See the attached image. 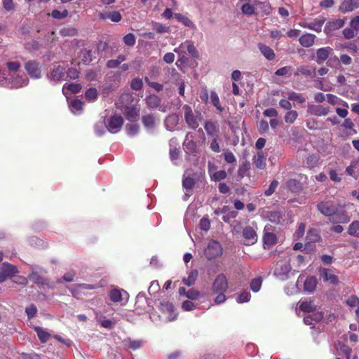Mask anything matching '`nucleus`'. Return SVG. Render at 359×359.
Returning <instances> with one entry per match:
<instances>
[{
	"label": "nucleus",
	"mask_w": 359,
	"mask_h": 359,
	"mask_svg": "<svg viewBox=\"0 0 359 359\" xmlns=\"http://www.w3.org/2000/svg\"><path fill=\"white\" fill-rule=\"evenodd\" d=\"M27 86V80L22 77L8 78L6 71L3 67H0V87L10 89H18Z\"/></svg>",
	"instance_id": "1"
},
{
	"label": "nucleus",
	"mask_w": 359,
	"mask_h": 359,
	"mask_svg": "<svg viewBox=\"0 0 359 359\" xmlns=\"http://www.w3.org/2000/svg\"><path fill=\"white\" fill-rule=\"evenodd\" d=\"M32 272L29 274L28 278L39 287H47L48 288H53V283H50L47 278H43L39 274L40 273H46V271L41 267L32 266Z\"/></svg>",
	"instance_id": "2"
},
{
	"label": "nucleus",
	"mask_w": 359,
	"mask_h": 359,
	"mask_svg": "<svg viewBox=\"0 0 359 359\" xmlns=\"http://www.w3.org/2000/svg\"><path fill=\"white\" fill-rule=\"evenodd\" d=\"M65 68L57 64H53L50 67V72L47 74V78L50 83L56 84L65 79Z\"/></svg>",
	"instance_id": "3"
},
{
	"label": "nucleus",
	"mask_w": 359,
	"mask_h": 359,
	"mask_svg": "<svg viewBox=\"0 0 359 359\" xmlns=\"http://www.w3.org/2000/svg\"><path fill=\"white\" fill-rule=\"evenodd\" d=\"M4 67L6 71V76L8 78L22 77L27 80V86L29 83V79L25 74H20L19 70L21 67V64L18 61H8L4 64Z\"/></svg>",
	"instance_id": "4"
},
{
	"label": "nucleus",
	"mask_w": 359,
	"mask_h": 359,
	"mask_svg": "<svg viewBox=\"0 0 359 359\" xmlns=\"http://www.w3.org/2000/svg\"><path fill=\"white\" fill-rule=\"evenodd\" d=\"M243 243L245 245H252L257 242L258 236L257 227L246 226L242 230Z\"/></svg>",
	"instance_id": "5"
},
{
	"label": "nucleus",
	"mask_w": 359,
	"mask_h": 359,
	"mask_svg": "<svg viewBox=\"0 0 359 359\" xmlns=\"http://www.w3.org/2000/svg\"><path fill=\"white\" fill-rule=\"evenodd\" d=\"M123 125V118L121 115L114 114L107 121V130L111 133H118Z\"/></svg>",
	"instance_id": "6"
},
{
	"label": "nucleus",
	"mask_w": 359,
	"mask_h": 359,
	"mask_svg": "<svg viewBox=\"0 0 359 359\" xmlns=\"http://www.w3.org/2000/svg\"><path fill=\"white\" fill-rule=\"evenodd\" d=\"M291 266L287 261L278 262L274 270V275L281 280H285L289 278Z\"/></svg>",
	"instance_id": "7"
},
{
	"label": "nucleus",
	"mask_w": 359,
	"mask_h": 359,
	"mask_svg": "<svg viewBox=\"0 0 359 359\" xmlns=\"http://www.w3.org/2000/svg\"><path fill=\"white\" fill-rule=\"evenodd\" d=\"M211 289L212 292H226L228 290L229 283L224 273H220L216 276Z\"/></svg>",
	"instance_id": "8"
},
{
	"label": "nucleus",
	"mask_w": 359,
	"mask_h": 359,
	"mask_svg": "<svg viewBox=\"0 0 359 359\" xmlns=\"http://www.w3.org/2000/svg\"><path fill=\"white\" fill-rule=\"evenodd\" d=\"M183 110L184 111L185 123L190 128L196 129L199 126L197 115L194 114L189 105L184 104Z\"/></svg>",
	"instance_id": "9"
},
{
	"label": "nucleus",
	"mask_w": 359,
	"mask_h": 359,
	"mask_svg": "<svg viewBox=\"0 0 359 359\" xmlns=\"http://www.w3.org/2000/svg\"><path fill=\"white\" fill-rule=\"evenodd\" d=\"M222 248L219 242L211 241L209 242L207 248L205 250V255L208 259H212L221 255Z\"/></svg>",
	"instance_id": "10"
},
{
	"label": "nucleus",
	"mask_w": 359,
	"mask_h": 359,
	"mask_svg": "<svg viewBox=\"0 0 359 359\" xmlns=\"http://www.w3.org/2000/svg\"><path fill=\"white\" fill-rule=\"evenodd\" d=\"M350 220L351 217L347 211L344 209H338L337 208L335 209L334 213L329 219V222L332 224H347Z\"/></svg>",
	"instance_id": "11"
},
{
	"label": "nucleus",
	"mask_w": 359,
	"mask_h": 359,
	"mask_svg": "<svg viewBox=\"0 0 359 359\" xmlns=\"http://www.w3.org/2000/svg\"><path fill=\"white\" fill-rule=\"evenodd\" d=\"M303 180L304 182H306L307 180V177L304 175H299V180L297 179H289L285 182L286 187L293 193H299L302 189V183L300 182Z\"/></svg>",
	"instance_id": "12"
},
{
	"label": "nucleus",
	"mask_w": 359,
	"mask_h": 359,
	"mask_svg": "<svg viewBox=\"0 0 359 359\" xmlns=\"http://www.w3.org/2000/svg\"><path fill=\"white\" fill-rule=\"evenodd\" d=\"M317 210L324 216L327 217L329 219L332 214L334 213V210L337 207L334 205L332 201H321L317 204Z\"/></svg>",
	"instance_id": "13"
},
{
	"label": "nucleus",
	"mask_w": 359,
	"mask_h": 359,
	"mask_svg": "<svg viewBox=\"0 0 359 359\" xmlns=\"http://www.w3.org/2000/svg\"><path fill=\"white\" fill-rule=\"evenodd\" d=\"M147 107L150 109H158L162 112L167 111V107L162 105L161 98L156 95L152 94L147 96L145 99Z\"/></svg>",
	"instance_id": "14"
},
{
	"label": "nucleus",
	"mask_w": 359,
	"mask_h": 359,
	"mask_svg": "<svg viewBox=\"0 0 359 359\" xmlns=\"http://www.w3.org/2000/svg\"><path fill=\"white\" fill-rule=\"evenodd\" d=\"M27 74L33 79H39L41 76V70L39 63L35 61H28L25 66Z\"/></svg>",
	"instance_id": "15"
},
{
	"label": "nucleus",
	"mask_w": 359,
	"mask_h": 359,
	"mask_svg": "<svg viewBox=\"0 0 359 359\" xmlns=\"http://www.w3.org/2000/svg\"><path fill=\"white\" fill-rule=\"evenodd\" d=\"M243 1L241 9L242 13L246 15H252L255 13L256 7L258 4H262L258 0H239Z\"/></svg>",
	"instance_id": "16"
},
{
	"label": "nucleus",
	"mask_w": 359,
	"mask_h": 359,
	"mask_svg": "<svg viewBox=\"0 0 359 359\" xmlns=\"http://www.w3.org/2000/svg\"><path fill=\"white\" fill-rule=\"evenodd\" d=\"M319 276L321 278H323L324 282H329L332 285H337L339 282L338 277L334 274L332 271L329 269H320Z\"/></svg>",
	"instance_id": "17"
},
{
	"label": "nucleus",
	"mask_w": 359,
	"mask_h": 359,
	"mask_svg": "<svg viewBox=\"0 0 359 359\" xmlns=\"http://www.w3.org/2000/svg\"><path fill=\"white\" fill-rule=\"evenodd\" d=\"M333 49L330 46L320 48L316 50V62L318 65L323 64L328 60L330 56L332 54Z\"/></svg>",
	"instance_id": "18"
},
{
	"label": "nucleus",
	"mask_w": 359,
	"mask_h": 359,
	"mask_svg": "<svg viewBox=\"0 0 359 359\" xmlns=\"http://www.w3.org/2000/svg\"><path fill=\"white\" fill-rule=\"evenodd\" d=\"M325 19L324 18L321 17V18H316L312 22H302L300 24V25H301V27H302L304 28H307L311 30H313L316 32H321L322 27H323V24L325 23Z\"/></svg>",
	"instance_id": "19"
},
{
	"label": "nucleus",
	"mask_w": 359,
	"mask_h": 359,
	"mask_svg": "<svg viewBox=\"0 0 359 359\" xmlns=\"http://www.w3.org/2000/svg\"><path fill=\"white\" fill-rule=\"evenodd\" d=\"M144 127L149 133H154L156 126V118L153 114L144 115L142 117Z\"/></svg>",
	"instance_id": "20"
},
{
	"label": "nucleus",
	"mask_w": 359,
	"mask_h": 359,
	"mask_svg": "<svg viewBox=\"0 0 359 359\" xmlns=\"http://www.w3.org/2000/svg\"><path fill=\"white\" fill-rule=\"evenodd\" d=\"M330 112V107L325 105L311 104L308 106V113L316 116H326Z\"/></svg>",
	"instance_id": "21"
},
{
	"label": "nucleus",
	"mask_w": 359,
	"mask_h": 359,
	"mask_svg": "<svg viewBox=\"0 0 359 359\" xmlns=\"http://www.w3.org/2000/svg\"><path fill=\"white\" fill-rule=\"evenodd\" d=\"M110 299L114 302H126L128 299V294L123 290L112 289L109 292Z\"/></svg>",
	"instance_id": "22"
},
{
	"label": "nucleus",
	"mask_w": 359,
	"mask_h": 359,
	"mask_svg": "<svg viewBox=\"0 0 359 359\" xmlns=\"http://www.w3.org/2000/svg\"><path fill=\"white\" fill-rule=\"evenodd\" d=\"M344 24V19L339 18L332 21H329L325 24V26L324 27V32L326 34H330L332 32L343 27Z\"/></svg>",
	"instance_id": "23"
},
{
	"label": "nucleus",
	"mask_w": 359,
	"mask_h": 359,
	"mask_svg": "<svg viewBox=\"0 0 359 359\" xmlns=\"http://www.w3.org/2000/svg\"><path fill=\"white\" fill-rule=\"evenodd\" d=\"M359 7V0H344L339 8V11L342 13L352 12Z\"/></svg>",
	"instance_id": "24"
},
{
	"label": "nucleus",
	"mask_w": 359,
	"mask_h": 359,
	"mask_svg": "<svg viewBox=\"0 0 359 359\" xmlns=\"http://www.w3.org/2000/svg\"><path fill=\"white\" fill-rule=\"evenodd\" d=\"M160 309L163 313L168 314L167 316L168 321H172L176 319L177 315L175 311V308L172 303L168 302H161L160 304Z\"/></svg>",
	"instance_id": "25"
},
{
	"label": "nucleus",
	"mask_w": 359,
	"mask_h": 359,
	"mask_svg": "<svg viewBox=\"0 0 359 359\" xmlns=\"http://www.w3.org/2000/svg\"><path fill=\"white\" fill-rule=\"evenodd\" d=\"M269 229L268 226H266L264 228V233L263 236V243L264 248H269L273 245H275L277 242V238L275 233L271 232H268L267 231Z\"/></svg>",
	"instance_id": "26"
},
{
	"label": "nucleus",
	"mask_w": 359,
	"mask_h": 359,
	"mask_svg": "<svg viewBox=\"0 0 359 359\" xmlns=\"http://www.w3.org/2000/svg\"><path fill=\"white\" fill-rule=\"evenodd\" d=\"M99 18L102 20H106L109 19L111 22H118L121 20L122 16L118 11H113L110 12L100 13Z\"/></svg>",
	"instance_id": "27"
},
{
	"label": "nucleus",
	"mask_w": 359,
	"mask_h": 359,
	"mask_svg": "<svg viewBox=\"0 0 359 359\" xmlns=\"http://www.w3.org/2000/svg\"><path fill=\"white\" fill-rule=\"evenodd\" d=\"M195 185V180L189 176L187 171L185 172L182 179V186L186 189V196H189L190 193Z\"/></svg>",
	"instance_id": "28"
},
{
	"label": "nucleus",
	"mask_w": 359,
	"mask_h": 359,
	"mask_svg": "<svg viewBox=\"0 0 359 359\" xmlns=\"http://www.w3.org/2000/svg\"><path fill=\"white\" fill-rule=\"evenodd\" d=\"M316 38V35L306 33L299 37V41L303 47L309 48L314 44Z\"/></svg>",
	"instance_id": "29"
},
{
	"label": "nucleus",
	"mask_w": 359,
	"mask_h": 359,
	"mask_svg": "<svg viewBox=\"0 0 359 359\" xmlns=\"http://www.w3.org/2000/svg\"><path fill=\"white\" fill-rule=\"evenodd\" d=\"M257 46L259 51L266 57V59L269 61L273 60L275 59V53L271 47L262 43H259Z\"/></svg>",
	"instance_id": "30"
},
{
	"label": "nucleus",
	"mask_w": 359,
	"mask_h": 359,
	"mask_svg": "<svg viewBox=\"0 0 359 359\" xmlns=\"http://www.w3.org/2000/svg\"><path fill=\"white\" fill-rule=\"evenodd\" d=\"M179 122V117L177 114H172L166 117L164 125L168 130L172 131Z\"/></svg>",
	"instance_id": "31"
},
{
	"label": "nucleus",
	"mask_w": 359,
	"mask_h": 359,
	"mask_svg": "<svg viewBox=\"0 0 359 359\" xmlns=\"http://www.w3.org/2000/svg\"><path fill=\"white\" fill-rule=\"evenodd\" d=\"M95 318H96L97 323L102 327H104V328H107L109 330L111 329L115 324V322L114 320L107 318L105 316H104L100 313H95Z\"/></svg>",
	"instance_id": "32"
},
{
	"label": "nucleus",
	"mask_w": 359,
	"mask_h": 359,
	"mask_svg": "<svg viewBox=\"0 0 359 359\" xmlns=\"http://www.w3.org/2000/svg\"><path fill=\"white\" fill-rule=\"evenodd\" d=\"M0 270L7 276L8 278L18 273V268L8 262H4Z\"/></svg>",
	"instance_id": "33"
},
{
	"label": "nucleus",
	"mask_w": 359,
	"mask_h": 359,
	"mask_svg": "<svg viewBox=\"0 0 359 359\" xmlns=\"http://www.w3.org/2000/svg\"><path fill=\"white\" fill-rule=\"evenodd\" d=\"M253 163L257 168L262 170L266 167V156L262 151H259L253 157Z\"/></svg>",
	"instance_id": "34"
},
{
	"label": "nucleus",
	"mask_w": 359,
	"mask_h": 359,
	"mask_svg": "<svg viewBox=\"0 0 359 359\" xmlns=\"http://www.w3.org/2000/svg\"><path fill=\"white\" fill-rule=\"evenodd\" d=\"M81 89V86L79 83H65L62 88V93L67 96L68 93H77Z\"/></svg>",
	"instance_id": "35"
},
{
	"label": "nucleus",
	"mask_w": 359,
	"mask_h": 359,
	"mask_svg": "<svg viewBox=\"0 0 359 359\" xmlns=\"http://www.w3.org/2000/svg\"><path fill=\"white\" fill-rule=\"evenodd\" d=\"M337 351L338 353L341 355H344L346 359H355L356 356L354 355L353 358L351 355V348L348 347L347 345L339 343L337 344Z\"/></svg>",
	"instance_id": "36"
},
{
	"label": "nucleus",
	"mask_w": 359,
	"mask_h": 359,
	"mask_svg": "<svg viewBox=\"0 0 359 359\" xmlns=\"http://www.w3.org/2000/svg\"><path fill=\"white\" fill-rule=\"evenodd\" d=\"M184 45H187V48L189 53L194 57H198V52L196 50V47L194 46V43L189 41H186L185 42L182 43L180 47L175 48L174 49V51L175 53H179V50L181 47H182Z\"/></svg>",
	"instance_id": "37"
},
{
	"label": "nucleus",
	"mask_w": 359,
	"mask_h": 359,
	"mask_svg": "<svg viewBox=\"0 0 359 359\" xmlns=\"http://www.w3.org/2000/svg\"><path fill=\"white\" fill-rule=\"evenodd\" d=\"M83 102L80 100H73L69 102V107L74 114H79L83 110Z\"/></svg>",
	"instance_id": "38"
},
{
	"label": "nucleus",
	"mask_w": 359,
	"mask_h": 359,
	"mask_svg": "<svg viewBox=\"0 0 359 359\" xmlns=\"http://www.w3.org/2000/svg\"><path fill=\"white\" fill-rule=\"evenodd\" d=\"M204 129L208 136L213 137L218 136V128L215 123L207 121L204 125Z\"/></svg>",
	"instance_id": "39"
},
{
	"label": "nucleus",
	"mask_w": 359,
	"mask_h": 359,
	"mask_svg": "<svg viewBox=\"0 0 359 359\" xmlns=\"http://www.w3.org/2000/svg\"><path fill=\"white\" fill-rule=\"evenodd\" d=\"M174 17L184 26L188 27L191 29H196V27L195 24L186 15L180 13H175Z\"/></svg>",
	"instance_id": "40"
},
{
	"label": "nucleus",
	"mask_w": 359,
	"mask_h": 359,
	"mask_svg": "<svg viewBox=\"0 0 359 359\" xmlns=\"http://www.w3.org/2000/svg\"><path fill=\"white\" fill-rule=\"evenodd\" d=\"M123 343L124 346L133 351L140 349L143 345L142 340H133L130 338L125 339Z\"/></svg>",
	"instance_id": "41"
},
{
	"label": "nucleus",
	"mask_w": 359,
	"mask_h": 359,
	"mask_svg": "<svg viewBox=\"0 0 359 359\" xmlns=\"http://www.w3.org/2000/svg\"><path fill=\"white\" fill-rule=\"evenodd\" d=\"M317 285V280L314 276L308 277L304 281V288L306 291L312 292L315 290Z\"/></svg>",
	"instance_id": "42"
},
{
	"label": "nucleus",
	"mask_w": 359,
	"mask_h": 359,
	"mask_svg": "<svg viewBox=\"0 0 359 359\" xmlns=\"http://www.w3.org/2000/svg\"><path fill=\"white\" fill-rule=\"evenodd\" d=\"M287 96L289 100L294 101L298 104H303L306 102V98L301 93L294 91L287 92Z\"/></svg>",
	"instance_id": "43"
},
{
	"label": "nucleus",
	"mask_w": 359,
	"mask_h": 359,
	"mask_svg": "<svg viewBox=\"0 0 359 359\" xmlns=\"http://www.w3.org/2000/svg\"><path fill=\"white\" fill-rule=\"evenodd\" d=\"M190 133H187L185 137V140L183 144L184 149L186 153H192L194 152L196 149V143L192 140L189 139Z\"/></svg>",
	"instance_id": "44"
},
{
	"label": "nucleus",
	"mask_w": 359,
	"mask_h": 359,
	"mask_svg": "<svg viewBox=\"0 0 359 359\" xmlns=\"http://www.w3.org/2000/svg\"><path fill=\"white\" fill-rule=\"evenodd\" d=\"M139 115V110L133 107H127L125 109V116L128 121L135 120Z\"/></svg>",
	"instance_id": "45"
},
{
	"label": "nucleus",
	"mask_w": 359,
	"mask_h": 359,
	"mask_svg": "<svg viewBox=\"0 0 359 359\" xmlns=\"http://www.w3.org/2000/svg\"><path fill=\"white\" fill-rule=\"evenodd\" d=\"M198 277V271L196 269L191 270L187 278H183V283L187 286L194 285Z\"/></svg>",
	"instance_id": "46"
},
{
	"label": "nucleus",
	"mask_w": 359,
	"mask_h": 359,
	"mask_svg": "<svg viewBox=\"0 0 359 359\" xmlns=\"http://www.w3.org/2000/svg\"><path fill=\"white\" fill-rule=\"evenodd\" d=\"M106 130H107L104 121H98L94 125V131L97 136H102Z\"/></svg>",
	"instance_id": "47"
},
{
	"label": "nucleus",
	"mask_w": 359,
	"mask_h": 359,
	"mask_svg": "<svg viewBox=\"0 0 359 359\" xmlns=\"http://www.w3.org/2000/svg\"><path fill=\"white\" fill-rule=\"evenodd\" d=\"M126 133L128 136L133 137L138 134L140 127L137 123H131L126 126Z\"/></svg>",
	"instance_id": "48"
},
{
	"label": "nucleus",
	"mask_w": 359,
	"mask_h": 359,
	"mask_svg": "<svg viewBox=\"0 0 359 359\" xmlns=\"http://www.w3.org/2000/svg\"><path fill=\"white\" fill-rule=\"evenodd\" d=\"M34 330L37 333L39 340L42 343L46 342L50 337V334L46 330L40 327H36Z\"/></svg>",
	"instance_id": "49"
},
{
	"label": "nucleus",
	"mask_w": 359,
	"mask_h": 359,
	"mask_svg": "<svg viewBox=\"0 0 359 359\" xmlns=\"http://www.w3.org/2000/svg\"><path fill=\"white\" fill-rule=\"evenodd\" d=\"M359 221L355 220L352 222L348 228V233L351 236L359 238Z\"/></svg>",
	"instance_id": "50"
},
{
	"label": "nucleus",
	"mask_w": 359,
	"mask_h": 359,
	"mask_svg": "<svg viewBox=\"0 0 359 359\" xmlns=\"http://www.w3.org/2000/svg\"><path fill=\"white\" fill-rule=\"evenodd\" d=\"M297 117H298V112L296 110L290 109L286 112V114L284 116V120H285V123H289V124H292L294 123V121H296Z\"/></svg>",
	"instance_id": "51"
},
{
	"label": "nucleus",
	"mask_w": 359,
	"mask_h": 359,
	"mask_svg": "<svg viewBox=\"0 0 359 359\" xmlns=\"http://www.w3.org/2000/svg\"><path fill=\"white\" fill-rule=\"evenodd\" d=\"M266 217L271 222L274 224L280 223L282 217L280 212L275 210L268 212Z\"/></svg>",
	"instance_id": "52"
},
{
	"label": "nucleus",
	"mask_w": 359,
	"mask_h": 359,
	"mask_svg": "<svg viewBox=\"0 0 359 359\" xmlns=\"http://www.w3.org/2000/svg\"><path fill=\"white\" fill-rule=\"evenodd\" d=\"M320 236L317 229H311L308 231L307 236H306V239L308 240L309 242L316 243V242L320 240Z\"/></svg>",
	"instance_id": "53"
},
{
	"label": "nucleus",
	"mask_w": 359,
	"mask_h": 359,
	"mask_svg": "<svg viewBox=\"0 0 359 359\" xmlns=\"http://www.w3.org/2000/svg\"><path fill=\"white\" fill-rule=\"evenodd\" d=\"M126 60V56L123 55H120L117 57L116 59L109 60L107 62V66L108 68H116L122 62Z\"/></svg>",
	"instance_id": "54"
},
{
	"label": "nucleus",
	"mask_w": 359,
	"mask_h": 359,
	"mask_svg": "<svg viewBox=\"0 0 359 359\" xmlns=\"http://www.w3.org/2000/svg\"><path fill=\"white\" fill-rule=\"evenodd\" d=\"M262 284V278L261 277L255 278L252 279L250 282V289L254 292H257L259 291Z\"/></svg>",
	"instance_id": "55"
},
{
	"label": "nucleus",
	"mask_w": 359,
	"mask_h": 359,
	"mask_svg": "<svg viewBox=\"0 0 359 359\" xmlns=\"http://www.w3.org/2000/svg\"><path fill=\"white\" fill-rule=\"evenodd\" d=\"M297 72L305 76L313 77L316 74L315 69H311L307 66H301L297 68Z\"/></svg>",
	"instance_id": "56"
},
{
	"label": "nucleus",
	"mask_w": 359,
	"mask_h": 359,
	"mask_svg": "<svg viewBox=\"0 0 359 359\" xmlns=\"http://www.w3.org/2000/svg\"><path fill=\"white\" fill-rule=\"evenodd\" d=\"M97 95H98L97 91L94 88H90L89 89H88L86 91V94H85L86 99L90 102L95 101L97 98Z\"/></svg>",
	"instance_id": "57"
},
{
	"label": "nucleus",
	"mask_w": 359,
	"mask_h": 359,
	"mask_svg": "<svg viewBox=\"0 0 359 359\" xmlns=\"http://www.w3.org/2000/svg\"><path fill=\"white\" fill-rule=\"evenodd\" d=\"M250 297H251L250 293L247 290H243L238 296V297L236 299V302L239 304L248 302L250 300Z\"/></svg>",
	"instance_id": "58"
},
{
	"label": "nucleus",
	"mask_w": 359,
	"mask_h": 359,
	"mask_svg": "<svg viewBox=\"0 0 359 359\" xmlns=\"http://www.w3.org/2000/svg\"><path fill=\"white\" fill-rule=\"evenodd\" d=\"M186 297L191 300H196L198 299L200 297H202L201 292L198 291L197 290L194 288H191L189 290H187L186 293Z\"/></svg>",
	"instance_id": "59"
},
{
	"label": "nucleus",
	"mask_w": 359,
	"mask_h": 359,
	"mask_svg": "<svg viewBox=\"0 0 359 359\" xmlns=\"http://www.w3.org/2000/svg\"><path fill=\"white\" fill-rule=\"evenodd\" d=\"M147 304V300L145 297V294L142 293V292H140L136 297L135 305L137 307L144 308L145 304Z\"/></svg>",
	"instance_id": "60"
},
{
	"label": "nucleus",
	"mask_w": 359,
	"mask_h": 359,
	"mask_svg": "<svg viewBox=\"0 0 359 359\" xmlns=\"http://www.w3.org/2000/svg\"><path fill=\"white\" fill-rule=\"evenodd\" d=\"M314 306L311 302H302L299 304V309L302 311L310 313L314 310Z\"/></svg>",
	"instance_id": "61"
},
{
	"label": "nucleus",
	"mask_w": 359,
	"mask_h": 359,
	"mask_svg": "<svg viewBox=\"0 0 359 359\" xmlns=\"http://www.w3.org/2000/svg\"><path fill=\"white\" fill-rule=\"evenodd\" d=\"M269 128V123L266 120L262 119L257 124V129L261 135H264L267 133Z\"/></svg>",
	"instance_id": "62"
},
{
	"label": "nucleus",
	"mask_w": 359,
	"mask_h": 359,
	"mask_svg": "<svg viewBox=\"0 0 359 359\" xmlns=\"http://www.w3.org/2000/svg\"><path fill=\"white\" fill-rule=\"evenodd\" d=\"M180 151L179 148L175 147L170 149V158L172 162L175 165H178L177 160L180 156Z\"/></svg>",
	"instance_id": "63"
},
{
	"label": "nucleus",
	"mask_w": 359,
	"mask_h": 359,
	"mask_svg": "<svg viewBox=\"0 0 359 359\" xmlns=\"http://www.w3.org/2000/svg\"><path fill=\"white\" fill-rule=\"evenodd\" d=\"M123 42L126 46H133L135 44L136 38L132 33H129L123 36Z\"/></svg>",
	"instance_id": "64"
}]
</instances>
